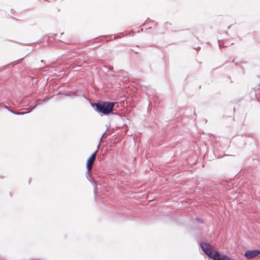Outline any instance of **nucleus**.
Segmentation results:
<instances>
[{
	"label": "nucleus",
	"mask_w": 260,
	"mask_h": 260,
	"mask_svg": "<svg viewBox=\"0 0 260 260\" xmlns=\"http://www.w3.org/2000/svg\"><path fill=\"white\" fill-rule=\"evenodd\" d=\"M218 44H219V47H220V48H221L222 47L219 43V41H218Z\"/></svg>",
	"instance_id": "f8f14e48"
},
{
	"label": "nucleus",
	"mask_w": 260,
	"mask_h": 260,
	"mask_svg": "<svg viewBox=\"0 0 260 260\" xmlns=\"http://www.w3.org/2000/svg\"><path fill=\"white\" fill-rule=\"evenodd\" d=\"M106 37L108 38L107 40H112V39H115L116 38V36L115 35H110V36H106Z\"/></svg>",
	"instance_id": "0eeeda50"
},
{
	"label": "nucleus",
	"mask_w": 260,
	"mask_h": 260,
	"mask_svg": "<svg viewBox=\"0 0 260 260\" xmlns=\"http://www.w3.org/2000/svg\"><path fill=\"white\" fill-rule=\"evenodd\" d=\"M200 247L209 258L213 260H228L226 255L215 250L214 247L206 242H200Z\"/></svg>",
	"instance_id": "f03ea898"
},
{
	"label": "nucleus",
	"mask_w": 260,
	"mask_h": 260,
	"mask_svg": "<svg viewBox=\"0 0 260 260\" xmlns=\"http://www.w3.org/2000/svg\"><path fill=\"white\" fill-rule=\"evenodd\" d=\"M52 96L48 97L46 99H39L38 101H41L42 102H45L47 100L50 99Z\"/></svg>",
	"instance_id": "6e6552de"
},
{
	"label": "nucleus",
	"mask_w": 260,
	"mask_h": 260,
	"mask_svg": "<svg viewBox=\"0 0 260 260\" xmlns=\"http://www.w3.org/2000/svg\"><path fill=\"white\" fill-rule=\"evenodd\" d=\"M4 108H6V109H7L8 110H9V111H10V110H11V109H10V108H9L8 106H6V105H5V106H4Z\"/></svg>",
	"instance_id": "1a4fd4ad"
},
{
	"label": "nucleus",
	"mask_w": 260,
	"mask_h": 260,
	"mask_svg": "<svg viewBox=\"0 0 260 260\" xmlns=\"http://www.w3.org/2000/svg\"><path fill=\"white\" fill-rule=\"evenodd\" d=\"M10 112H11V113H13L15 114V113H16V112L14 111H13L12 110H10Z\"/></svg>",
	"instance_id": "9b49d317"
},
{
	"label": "nucleus",
	"mask_w": 260,
	"mask_h": 260,
	"mask_svg": "<svg viewBox=\"0 0 260 260\" xmlns=\"http://www.w3.org/2000/svg\"><path fill=\"white\" fill-rule=\"evenodd\" d=\"M259 253L260 250H252L246 251L244 255L248 259H251L257 256Z\"/></svg>",
	"instance_id": "20e7f679"
},
{
	"label": "nucleus",
	"mask_w": 260,
	"mask_h": 260,
	"mask_svg": "<svg viewBox=\"0 0 260 260\" xmlns=\"http://www.w3.org/2000/svg\"><path fill=\"white\" fill-rule=\"evenodd\" d=\"M96 152L97 150L93 152L88 158L86 162V167L87 169V178L88 179H89L88 178V176H90V171L92 169V165L95 160Z\"/></svg>",
	"instance_id": "7ed1b4c3"
},
{
	"label": "nucleus",
	"mask_w": 260,
	"mask_h": 260,
	"mask_svg": "<svg viewBox=\"0 0 260 260\" xmlns=\"http://www.w3.org/2000/svg\"><path fill=\"white\" fill-rule=\"evenodd\" d=\"M23 59V58H20L18 60H17L15 62H11L10 63V64L7 65L6 67L7 68H11V67H13V66H14L15 65L18 64V63H20V61L21 60H22V59Z\"/></svg>",
	"instance_id": "423d86ee"
},
{
	"label": "nucleus",
	"mask_w": 260,
	"mask_h": 260,
	"mask_svg": "<svg viewBox=\"0 0 260 260\" xmlns=\"http://www.w3.org/2000/svg\"><path fill=\"white\" fill-rule=\"evenodd\" d=\"M82 96H84V98L87 99V98H86V97L85 96H84V95H82Z\"/></svg>",
	"instance_id": "4468645a"
},
{
	"label": "nucleus",
	"mask_w": 260,
	"mask_h": 260,
	"mask_svg": "<svg viewBox=\"0 0 260 260\" xmlns=\"http://www.w3.org/2000/svg\"><path fill=\"white\" fill-rule=\"evenodd\" d=\"M32 107L31 108H26L25 110L26 111H29L30 109H31Z\"/></svg>",
	"instance_id": "9d476101"
},
{
	"label": "nucleus",
	"mask_w": 260,
	"mask_h": 260,
	"mask_svg": "<svg viewBox=\"0 0 260 260\" xmlns=\"http://www.w3.org/2000/svg\"><path fill=\"white\" fill-rule=\"evenodd\" d=\"M38 105H39L38 103L36 104L34 107H32V108L31 109H30L29 111H26L22 112H16V113H15V114L18 115H22L28 113L30 112L31 111H32V110L34 109Z\"/></svg>",
	"instance_id": "39448f33"
},
{
	"label": "nucleus",
	"mask_w": 260,
	"mask_h": 260,
	"mask_svg": "<svg viewBox=\"0 0 260 260\" xmlns=\"http://www.w3.org/2000/svg\"><path fill=\"white\" fill-rule=\"evenodd\" d=\"M75 96H79V95H80V94H75Z\"/></svg>",
	"instance_id": "ddd939ff"
},
{
	"label": "nucleus",
	"mask_w": 260,
	"mask_h": 260,
	"mask_svg": "<svg viewBox=\"0 0 260 260\" xmlns=\"http://www.w3.org/2000/svg\"><path fill=\"white\" fill-rule=\"evenodd\" d=\"M91 106L99 114L103 116L113 113L115 103L105 101H99L98 103H90Z\"/></svg>",
	"instance_id": "f257e3e1"
}]
</instances>
